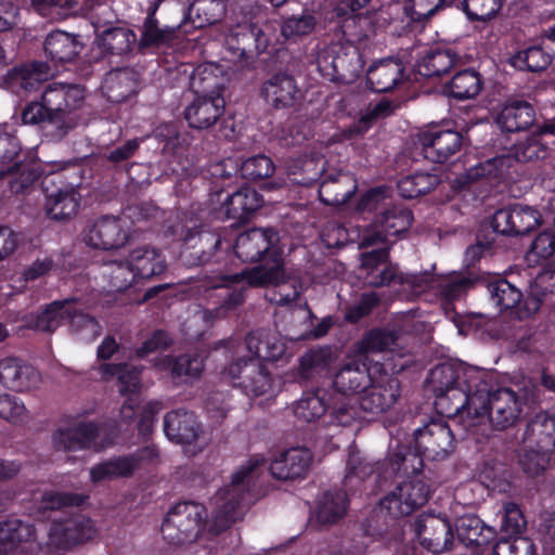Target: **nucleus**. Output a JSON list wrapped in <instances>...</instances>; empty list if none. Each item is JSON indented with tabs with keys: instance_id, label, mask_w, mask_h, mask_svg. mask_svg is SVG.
<instances>
[{
	"instance_id": "37",
	"label": "nucleus",
	"mask_w": 555,
	"mask_h": 555,
	"mask_svg": "<svg viewBox=\"0 0 555 555\" xmlns=\"http://www.w3.org/2000/svg\"><path fill=\"white\" fill-rule=\"evenodd\" d=\"M376 370L375 367L373 371H369L364 364L359 362L348 363L335 374L333 386L341 393H357L360 397Z\"/></svg>"
},
{
	"instance_id": "5",
	"label": "nucleus",
	"mask_w": 555,
	"mask_h": 555,
	"mask_svg": "<svg viewBox=\"0 0 555 555\" xmlns=\"http://www.w3.org/2000/svg\"><path fill=\"white\" fill-rule=\"evenodd\" d=\"M222 376L248 397L273 393L274 380L262 362L245 356H236L222 371Z\"/></svg>"
},
{
	"instance_id": "34",
	"label": "nucleus",
	"mask_w": 555,
	"mask_h": 555,
	"mask_svg": "<svg viewBox=\"0 0 555 555\" xmlns=\"http://www.w3.org/2000/svg\"><path fill=\"white\" fill-rule=\"evenodd\" d=\"M262 95L268 104L275 108H284L298 100L300 91L293 77L276 75L264 82Z\"/></svg>"
},
{
	"instance_id": "24",
	"label": "nucleus",
	"mask_w": 555,
	"mask_h": 555,
	"mask_svg": "<svg viewBox=\"0 0 555 555\" xmlns=\"http://www.w3.org/2000/svg\"><path fill=\"white\" fill-rule=\"evenodd\" d=\"M41 377L31 365L16 358L0 361V384L14 391H28L37 388Z\"/></svg>"
},
{
	"instance_id": "6",
	"label": "nucleus",
	"mask_w": 555,
	"mask_h": 555,
	"mask_svg": "<svg viewBox=\"0 0 555 555\" xmlns=\"http://www.w3.org/2000/svg\"><path fill=\"white\" fill-rule=\"evenodd\" d=\"M205 508L194 502L175 505L167 514L163 525L164 539L172 544L193 542L201 532Z\"/></svg>"
},
{
	"instance_id": "23",
	"label": "nucleus",
	"mask_w": 555,
	"mask_h": 555,
	"mask_svg": "<svg viewBox=\"0 0 555 555\" xmlns=\"http://www.w3.org/2000/svg\"><path fill=\"white\" fill-rule=\"evenodd\" d=\"M312 453L307 448H291L279 454L270 464L272 477L280 480L304 478L310 469Z\"/></svg>"
},
{
	"instance_id": "16",
	"label": "nucleus",
	"mask_w": 555,
	"mask_h": 555,
	"mask_svg": "<svg viewBox=\"0 0 555 555\" xmlns=\"http://www.w3.org/2000/svg\"><path fill=\"white\" fill-rule=\"evenodd\" d=\"M100 371L104 378L116 377L118 380L119 392L128 396L120 408V418L125 422L132 420L139 408V390L141 370L128 364H102Z\"/></svg>"
},
{
	"instance_id": "15",
	"label": "nucleus",
	"mask_w": 555,
	"mask_h": 555,
	"mask_svg": "<svg viewBox=\"0 0 555 555\" xmlns=\"http://www.w3.org/2000/svg\"><path fill=\"white\" fill-rule=\"evenodd\" d=\"M95 534L96 528L90 518L75 516L51 524L47 545L51 550H67L93 539Z\"/></svg>"
},
{
	"instance_id": "4",
	"label": "nucleus",
	"mask_w": 555,
	"mask_h": 555,
	"mask_svg": "<svg viewBox=\"0 0 555 555\" xmlns=\"http://www.w3.org/2000/svg\"><path fill=\"white\" fill-rule=\"evenodd\" d=\"M358 48L349 42H334L322 48L317 57L320 74L330 81L349 83L363 69Z\"/></svg>"
},
{
	"instance_id": "38",
	"label": "nucleus",
	"mask_w": 555,
	"mask_h": 555,
	"mask_svg": "<svg viewBox=\"0 0 555 555\" xmlns=\"http://www.w3.org/2000/svg\"><path fill=\"white\" fill-rule=\"evenodd\" d=\"M74 299L56 300L36 314L26 318L25 326L38 332L52 333L61 326L64 318L72 315V305Z\"/></svg>"
},
{
	"instance_id": "50",
	"label": "nucleus",
	"mask_w": 555,
	"mask_h": 555,
	"mask_svg": "<svg viewBox=\"0 0 555 555\" xmlns=\"http://www.w3.org/2000/svg\"><path fill=\"white\" fill-rule=\"evenodd\" d=\"M80 194L73 186L60 189L47 198V212L56 220L70 218L78 211Z\"/></svg>"
},
{
	"instance_id": "26",
	"label": "nucleus",
	"mask_w": 555,
	"mask_h": 555,
	"mask_svg": "<svg viewBox=\"0 0 555 555\" xmlns=\"http://www.w3.org/2000/svg\"><path fill=\"white\" fill-rule=\"evenodd\" d=\"M21 118L24 125H43L47 134L54 140L65 137L74 125V121H62L53 115L43 101L28 103L23 108Z\"/></svg>"
},
{
	"instance_id": "8",
	"label": "nucleus",
	"mask_w": 555,
	"mask_h": 555,
	"mask_svg": "<svg viewBox=\"0 0 555 555\" xmlns=\"http://www.w3.org/2000/svg\"><path fill=\"white\" fill-rule=\"evenodd\" d=\"M266 465L262 455L255 454L246 460L232 475L231 488L221 490L218 493L219 511L215 519V529L217 531L228 528L238 516L240 506L237 487L246 479L258 476Z\"/></svg>"
},
{
	"instance_id": "1",
	"label": "nucleus",
	"mask_w": 555,
	"mask_h": 555,
	"mask_svg": "<svg viewBox=\"0 0 555 555\" xmlns=\"http://www.w3.org/2000/svg\"><path fill=\"white\" fill-rule=\"evenodd\" d=\"M428 382L436 393L439 413L455 417L467 430L487 422L496 429L515 426L521 417L524 401L511 388L491 391L487 373L461 363H442L434 367Z\"/></svg>"
},
{
	"instance_id": "11",
	"label": "nucleus",
	"mask_w": 555,
	"mask_h": 555,
	"mask_svg": "<svg viewBox=\"0 0 555 555\" xmlns=\"http://www.w3.org/2000/svg\"><path fill=\"white\" fill-rule=\"evenodd\" d=\"M211 212L220 220H243L262 205L260 194L250 188H242L233 193L223 189L211 193Z\"/></svg>"
},
{
	"instance_id": "14",
	"label": "nucleus",
	"mask_w": 555,
	"mask_h": 555,
	"mask_svg": "<svg viewBox=\"0 0 555 555\" xmlns=\"http://www.w3.org/2000/svg\"><path fill=\"white\" fill-rule=\"evenodd\" d=\"M415 451L420 457L441 460L454 448V438L449 425L441 421H431L414 434Z\"/></svg>"
},
{
	"instance_id": "41",
	"label": "nucleus",
	"mask_w": 555,
	"mask_h": 555,
	"mask_svg": "<svg viewBox=\"0 0 555 555\" xmlns=\"http://www.w3.org/2000/svg\"><path fill=\"white\" fill-rule=\"evenodd\" d=\"M138 74L130 68L109 72L103 82V91L111 102H122L138 90Z\"/></svg>"
},
{
	"instance_id": "12",
	"label": "nucleus",
	"mask_w": 555,
	"mask_h": 555,
	"mask_svg": "<svg viewBox=\"0 0 555 555\" xmlns=\"http://www.w3.org/2000/svg\"><path fill=\"white\" fill-rule=\"evenodd\" d=\"M218 347H224L235 356H245L259 362L276 361L286 350L284 341L276 333L264 331L248 334L244 343L232 339L220 340Z\"/></svg>"
},
{
	"instance_id": "57",
	"label": "nucleus",
	"mask_w": 555,
	"mask_h": 555,
	"mask_svg": "<svg viewBox=\"0 0 555 555\" xmlns=\"http://www.w3.org/2000/svg\"><path fill=\"white\" fill-rule=\"evenodd\" d=\"M454 62L455 57L450 51H434L416 64V69L424 77H436L448 73Z\"/></svg>"
},
{
	"instance_id": "33",
	"label": "nucleus",
	"mask_w": 555,
	"mask_h": 555,
	"mask_svg": "<svg viewBox=\"0 0 555 555\" xmlns=\"http://www.w3.org/2000/svg\"><path fill=\"white\" fill-rule=\"evenodd\" d=\"M534 121V111L525 101L511 100L506 102L495 118L496 125L506 132L522 131Z\"/></svg>"
},
{
	"instance_id": "58",
	"label": "nucleus",
	"mask_w": 555,
	"mask_h": 555,
	"mask_svg": "<svg viewBox=\"0 0 555 555\" xmlns=\"http://www.w3.org/2000/svg\"><path fill=\"white\" fill-rule=\"evenodd\" d=\"M326 411L324 397L320 391H307L296 402L295 416L302 422H313L320 418Z\"/></svg>"
},
{
	"instance_id": "53",
	"label": "nucleus",
	"mask_w": 555,
	"mask_h": 555,
	"mask_svg": "<svg viewBox=\"0 0 555 555\" xmlns=\"http://www.w3.org/2000/svg\"><path fill=\"white\" fill-rule=\"evenodd\" d=\"M482 88L479 74L472 69L457 73L446 87V92L457 100L475 98Z\"/></svg>"
},
{
	"instance_id": "31",
	"label": "nucleus",
	"mask_w": 555,
	"mask_h": 555,
	"mask_svg": "<svg viewBox=\"0 0 555 555\" xmlns=\"http://www.w3.org/2000/svg\"><path fill=\"white\" fill-rule=\"evenodd\" d=\"M224 100L219 95H197L185 109V118L189 125L196 129H205L212 126L222 115Z\"/></svg>"
},
{
	"instance_id": "47",
	"label": "nucleus",
	"mask_w": 555,
	"mask_h": 555,
	"mask_svg": "<svg viewBox=\"0 0 555 555\" xmlns=\"http://www.w3.org/2000/svg\"><path fill=\"white\" fill-rule=\"evenodd\" d=\"M455 531L459 541L467 546L487 544L494 537L492 528L485 526L474 515L460 517L455 522Z\"/></svg>"
},
{
	"instance_id": "35",
	"label": "nucleus",
	"mask_w": 555,
	"mask_h": 555,
	"mask_svg": "<svg viewBox=\"0 0 555 555\" xmlns=\"http://www.w3.org/2000/svg\"><path fill=\"white\" fill-rule=\"evenodd\" d=\"M488 293L491 301L501 311L509 310L518 319H525L531 314H522L525 299L522 293L506 280H498L488 284Z\"/></svg>"
},
{
	"instance_id": "40",
	"label": "nucleus",
	"mask_w": 555,
	"mask_h": 555,
	"mask_svg": "<svg viewBox=\"0 0 555 555\" xmlns=\"http://www.w3.org/2000/svg\"><path fill=\"white\" fill-rule=\"evenodd\" d=\"M224 82L221 68L214 63H205L193 69L190 86L197 95L222 96Z\"/></svg>"
},
{
	"instance_id": "44",
	"label": "nucleus",
	"mask_w": 555,
	"mask_h": 555,
	"mask_svg": "<svg viewBox=\"0 0 555 555\" xmlns=\"http://www.w3.org/2000/svg\"><path fill=\"white\" fill-rule=\"evenodd\" d=\"M137 41L135 34L125 27L105 29L94 41L102 55H122L128 53Z\"/></svg>"
},
{
	"instance_id": "25",
	"label": "nucleus",
	"mask_w": 555,
	"mask_h": 555,
	"mask_svg": "<svg viewBox=\"0 0 555 555\" xmlns=\"http://www.w3.org/2000/svg\"><path fill=\"white\" fill-rule=\"evenodd\" d=\"M56 69L43 62H34L28 65L14 68L9 72L5 78L7 87L17 94L22 91L31 92L39 86L54 76Z\"/></svg>"
},
{
	"instance_id": "60",
	"label": "nucleus",
	"mask_w": 555,
	"mask_h": 555,
	"mask_svg": "<svg viewBox=\"0 0 555 555\" xmlns=\"http://www.w3.org/2000/svg\"><path fill=\"white\" fill-rule=\"evenodd\" d=\"M504 0H463L462 9L469 21L486 22L501 11Z\"/></svg>"
},
{
	"instance_id": "13",
	"label": "nucleus",
	"mask_w": 555,
	"mask_h": 555,
	"mask_svg": "<svg viewBox=\"0 0 555 555\" xmlns=\"http://www.w3.org/2000/svg\"><path fill=\"white\" fill-rule=\"evenodd\" d=\"M85 98L80 86L59 82L49 85L42 94V101L53 115L62 121H74L73 129L79 122L77 112L83 106Z\"/></svg>"
},
{
	"instance_id": "62",
	"label": "nucleus",
	"mask_w": 555,
	"mask_h": 555,
	"mask_svg": "<svg viewBox=\"0 0 555 555\" xmlns=\"http://www.w3.org/2000/svg\"><path fill=\"white\" fill-rule=\"evenodd\" d=\"M73 330L80 336V339L91 341L95 339L102 331L101 325L95 319L85 314L81 309L76 307V301L73 300L72 315L69 317Z\"/></svg>"
},
{
	"instance_id": "36",
	"label": "nucleus",
	"mask_w": 555,
	"mask_h": 555,
	"mask_svg": "<svg viewBox=\"0 0 555 555\" xmlns=\"http://www.w3.org/2000/svg\"><path fill=\"white\" fill-rule=\"evenodd\" d=\"M36 539L35 528L22 520L10 519L0 522V555L18 547H29Z\"/></svg>"
},
{
	"instance_id": "64",
	"label": "nucleus",
	"mask_w": 555,
	"mask_h": 555,
	"mask_svg": "<svg viewBox=\"0 0 555 555\" xmlns=\"http://www.w3.org/2000/svg\"><path fill=\"white\" fill-rule=\"evenodd\" d=\"M534 552L533 542L520 535L502 539L493 548V555H534Z\"/></svg>"
},
{
	"instance_id": "45",
	"label": "nucleus",
	"mask_w": 555,
	"mask_h": 555,
	"mask_svg": "<svg viewBox=\"0 0 555 555\" xmlns=\"http://www.w3.org/2000/svg\"><path fill=\"white\" fill-rule=\"evenodd\" d=\"M555 292V269L553 266L544 267V269L537 274L530 284L529 295L525 299L522 314H534L539 311L542 302L548 294Z\"/></svg>"
},
{
	"instance_id": "61",
	"label": "nucleus",
	"mask_w": 555,
	"mask_h": 555,
	"mask_svg": "<svg viewBox=\"0 0 555 555\" xmlns=\"http://www.w3.org/2000/svg\"><path fill=\"white\" fill-rule=\"evenodd\" d=\"M0 418L13 424H24L29 420L28 410L24 401L13 395H0Z\"/></svg>"
},
{
	"instance_id": "42",
	"label": "nucleus",
	"mask_w": 555,
	"mask_h": 555,
	"mask_svg": "<svg viewBox=\"0 0 555 555\" xmlns=\"http://www.w3.org/2000/svg\"><path fill=\"white\" fill-rule=\"evenodd\" d=\"M404 67L398 60L387 59L370 67L367 81L376 92L392 90L403 79Z\"/></svg>"
},
{
	"instance_id": "17",
	"label": "nucleus",
	"mask_w": 555,
	"mask_h": 555,
	"mask_svg": "<svg viewBox=\"0 0 555 555\" xmlns=\"http://www.w3.org/2000/svg\"><path fill=\"white\" fill-rule=\"evenodd\" d=\"M420 543L433 553H442L452 548L453 529L450 521L440 515H422L414 524Z\"/></svg>"
},
{
	"instance_id": "39",
	"label": "nucleus",
	"mask_w": 555,
	"mask_h": 555,
	"mask_svg": "<svg viewBox=\"0 0 555 555\" xmlns=\"http://www.w3.org/2000/svg\"><path fill=\"white\" fill-rule=\"evenodd\" d=\"M164 430L176 443H191L197 438L199 426L193 413L172 411L165 416Z\"/></svg>"
},
{
	"instance_id": "43",
	"label": "nucleus",
	"mask_w": 555,
	"mask_h": 555,
	"mask_svg": "<svg viewBox=\"0 0 555 555\" xmlns=\"http://www.w3.org/2000/svg\"><path fill=\"white\" fill-rule=\"evenodd\" d=\"M154 366L160 371L169 372L173 378L185 382L196 379L204 370V361L199 356L162 357L154 361Z\"/></svg>"
},
{
	"instance_id": "54",
	"label": "nucleus",
	"mask_w": 555,
	"mask_h": 555,
	"mask_svg": "<svg viewBox=\"0 0 555 555\" xmlns=\"http://www.w3.org/2000/svg\"><path fill=\"white\" fill-rule=\"evenodd\" d=\"M389 22V14L383 9H366L365 12L356 14L352 17L354 24L353 35L359 39H367L376 31L386 26Z\"/></svg>"
},
{
	"instance_id": "49",
	"label": "nucleus",
	"mask_w": 555,
	"mask_h": 555,
	"mask_svg": "<svg viewBox=\"0 0 555 555\" xmlns=\"http://www.w3.org/2000/svg\"><path fill=\"white\" fill-rule=\"evenodd\" d=\"M545 134H555V122L544 125L539 133H533L525 141L514 146V158L518 162H532L543 159L548 154L546 142L543 141Z\"/></svg>"
},
{
	"instance_id": "51",
	"label": "nucleus",
	"mask_w": 555,
	"mask_h": 555,
	"mask_svg": "<svg viewBox=\"0 0 555 555\" xmlns=\"http://www.w3.org/2000/svg\"><path fill=\"white\" fill-rule=\"evenodd\" d=\"M347 508L348 499L345 491H327L318 502V520L323 525L334 524L346 515Z\"/></svg>"
},
{
	"instance_id": "52",
	"label": "nucleus",
	"mask_w": 555,
	"mask_h": 555,
	"mask_svg": "<svg viewBox=\"0 0 555 555\" xmlns=\"http://www.w3.org/2000/svg\"><path fill=\"white\" fill-rule=\"evenodd\" d=\"M102 274L111 289L116 292L126 291L134 283L139 282L128 256L122 260L105 263L102 269Z\"/></svg>"
},
{
	"instance_id": "28",
	"label": "nucleus",
	"mask_w": 555,
	"mask_h": 555,
	"mask_svg": "<svg viewBox=\"0 0 555 555\" xmlns=\"http://www.w3.org/2000/svg\"><path fill=\"white\" fill-rule=\"evenodd\" d=\"M412 223V214L409 209L393 206L391 209L382 214L375 222V233L362 238V244L373 245L379 241H384L387 236H395L406 231Z\"/></svg>"
},
{
	"instance_id": "55",
	"label": "nucleus",
	"mask_w": 555,
	"mask_h": 555,
	"mask_svg": "<svg viewBox=\"0 0 555 555\" xmlns=\"http://www.w3.org/2000/svg\"><path fill=\"white\" fill-rule=\"evenodd\" d=\"M514 158L509 155H501L480 163L466 172V182H474L479 179H492L503 177L511 168Z\"/></svg>"
},
{
	"instance_id": "46",
	"label": "nucleus",
	"mask_w": 555,
	"mask_h": 555,
	"mask_svg": "<svg viewBox=\"0 0 555 555\" xmlns=\"http://www.w3.org/2000/svg\"><path fill=\"white\" fill-rule=\"evenodd\" d=\"M44 51L52 61L66 63L73 61L79 53L80 43L74 35L55 30L46 38Z\"/></svg>"
},
{
	"instance_id": "19",
	"label": "nucleus",
	"mask_w": 555,
	"mask_h": 555,
	"mask_svg": "<svg viewBox=\"0 0 555 555\" xmlns=\"http://www.w3.org/2000/svg\"><path fill=\"white\" fill-rule=\"evenodd\" d=\"M541 222L539 211L528 206L515 205L494 214L493 229L504 235H524Z\"/></svg>"
},
{
	"instance_id": "2",
	"label": "nucleus",
	"mask_w": 555,
	"mask_h": 555,
	"mask_svg": "<svg viewBox=\"0 0 555 555\" xmlns=\"http://www.w3.org/2000/svg\"><path fill=\"white\" fill-rule=\"evenodd\" d=\"M423 465V459L405 448H400L390 455L388 466L391 472L411 473L412 476L398 482L380 501L382 511L385 509L397 519L412 514L428 501L430 489L421 475Z\"/></svg>"
},
{
	"instance_id": "10",
	"label": "nucleus",
	"mask_w": 555,
	"mask_h": 555,
	"mask_svg": "<svg viewBox=\"0 0 555 555\" xmlns=\"http://www.w3.org/2000/svg\"><path fill=\"white\" fill-rule=\"evenodd\" d=\"M401 395L400 383L397 377L384 370L377 369L367 386L357 400L362 412L370 420L390 410Z\"/></svg>"
},
{
	"instance_id": "59",
	"label": "nucleus",
	"mask_w": 555,
	"mask_h": 555,
	"mask_svg": "<svg viewBox=\"0 0 555 555\" xmlns=\"http://www.w3.org/2000/svg\"><path fill=\"white\" fill-rule=\"evenodd\" d=\"M379 464H373L357 453L349 456L347 464V474L345 476V483L349 487H354L358 482L365 480L372 475H376V479L382 477L379 473Z\"/></svg>"
},
{
	"instance_id": "20",
	"label": "nucleus",
	"mask_w": 555,
	"mask_h": 555,
	"mask_svg": "<svg viewBox=\"0 0 555 555\" xmlns=\"http://www.w3.org/2000/svg\"><path fill=\"white\" fill-rule=\"evenodd\" d=\"M300 7L298 12L282 17L280 23L281 36L285 40L298 41L311 35L319 25L321 14L317 5L308 0H297Z\"/></svg>"
},
{
	"instance_id": "30",
	"label": "nucleus",
	"mask_w": 555,
	"mask_h": 555,
	"mask_svg": "<svg viewBox=\"0 0 555 555\" xmlns=\"http://www.w3.org/2000/svg\"><path fill=\"white\" fill-rule=\"evenodd\" d=\"M98 431L92 423H75L57 428L52 435V443L59 451L82 449L93 442Z\"/></svg>"
},
{
	"instance_id": "18",
	"label": "nucleus",
	"mask_w": 555,
	"mask_h": 555,
	"mask_svg": "<svg viewBox=\"0 0 555 555\" xmlns=\"http://www.w3.org/2000/svg\"><path fill=\"white\" fill-rule=\"evenodd\" d=\"M158 455L153 447H146L134 454L113 457L99 463L90 468L92 482L98 483L105 480L131 476L142 462H152Z\"/></svg>"
},
{
	"instance_id": "7",
	"label": "nucleus",
	"mask_w": 555,
	"mask_h": 555,
	"mask_svg": "<svg viewBox=\"0 0 555 555\" xmlns=\"http://www.w3.org/2000/svg\"><path fill=\"white\" fill-rule=\"evenodd\" d=\"M38 169L25 163L21 156L20 141L11 133L0 130V179L12 177L10 189L20 193L38 177Z\"/></svg>"
},
{
	"instance_id": "27",
	"label": "nucleus",
	"mask_w": 555,
	"mask_h": 555,
	"mask_svg": "<svg viewBox=\"0 0 555 555\" xmlns=\"http://www.w3.org/2000/svg\"><path fill=\"white\" fill-rule=\"evenodd\" d=\"M397 270L388 262L386 249L373 250L362 254L360 276L367 285L379 287L390 283Z\"/></svg>"
},
{
	"instance_id": "29",
	"label": "nucleus",
	"mask_w": 555,
	"mask_h": 555,
	"mask_svg": "<svg viewBox=\"0 0 555 555\" xmlns=\"http://www.w3.org/2000/svg\"><path fill=\"white\" fill-rule=\"evenodd\" d=\"M128 257L139 282L158 276L167 269L166 258L156 247H135L129 251Z\"/></svg>"
},
{
	"instance_id": "48",
	"label": "nucleus",
	"mask_w": 555,
	"mask_h": 555,
	"mask_svg": "<svg viewBox=\"0 0 555 555\" xmlns=\"http://www.w3.org/2000/svg\"><path fill=\"white\" fill-rule=\"evenodd\" d=\"M553 62V52L543 46H531L516 52L509 64L518 69L531 73L545 70Z\"/></svg>"
},
{
	"instance_id": "9",
	"label": "nucleus",
	"mask_w": 555,
	"mask_h": 555,
	"mask_svg": "<svg viewBox=\"0 0 555 555\" xmlns=\"http://www.w3.org/2000/svg\"><path fill=\"white\" fill-rule=\"evenodd\" d=\"M129 240L130 224L125 216H101L82 232V241L87 246L105 251L122 248Z\"/></svg>"
},
{
	"instance_id": "56",
	"label": "nucleus",
	"mask_w": 555,
	"mask_h": 555,
	"mask_svg": "<svg viewBox=\"0 0 555 555\" xmlns=\"http://www.w3.org/2000/svg\"><path fill=\"white\" fill-rule=\"evenodd\" d=\"M438 183L439 180L437 176L427 172H418L402 178L398 182V191L402 197L415 198L426 194Z\"/></svg>"
},
{
	"instance_id": "32",
	"label": "nucleus",
	"mask_w": 555,
	"mask_h": 555,
	"mask_svg": "<svg viewBox=\"0 0 555 555\" xmlns=\"http://www.w3.org/2000/svg\"><path fill=\"white\" fill-rule=\"evenodd\" d=\"M358 189L356 178L349 172L326 177L319 189L320 199L332 206L346 204Z\"/></svg>"
},
{
	"instance_id": "21",
	"label": "nucleus",
	"mask_w": 555,
	"mask_h": 555,
	"mask_svg": "<svg viewBox=\"0 0 555 555\" xmlns=\"http://www.w3.org/2000/svg\"><path fill=\"white\" fill-rule=\"evenodd\" d=\"M424 157L434 163H443L463 144L462 134L453 130H430L420 135Z\"/></svg>"
},
{
	"instance_id": "3",
	"label": "nucleus",
	"mask_w": 555,
	"mask_h": 555,
	"mask_svg": "<svg viewBox=\"0 0 555 555\" xmlns=\"http://www.w3.org/2000/svg\"><path fill=\"white\" fill-rule=\"evenodd\" d=\"M246 281L249 286L276 285L279 287V298H272L278 305H286L299 296L304 291V282L297 278H286L282 264L278 259L271 267L260 266L249 271H242L231 276H221L218 281L211 283V287H223L231 283Z\"/></svg>"
},
{
	"instance_id": "63",
	"label": "nucleus",
	"mask_w": 555,
	"mask_h": 555,
	"mask_svg": "<svg viewBox=\"0 0 555 555\" xmlns=\"http://www.w3.org/2000/svg\"><path fill=\"white\" fill-rule=\"evenodd\" d=\"M531 253L544 267L555 269V233L551 230L541 232L532 242Z\"/></svg>"
},
{
	"instance_id": "22",
	"label": "nucleus",
	"mask_w": 555,
	"mask_h": 555,
	"mask_svg": "<svg viewBox=\"0 0 555 555\" xmlns=\"http://www.w3.org/2000/svg\"><path fill=\"white\" fill-rule=\"evenodd\" d=\"M278 234L270 229H251L241 233L235 242V253L243 261H257L266 254L275 255Z\"/></svg>"
}]
</instances>
